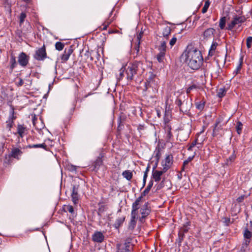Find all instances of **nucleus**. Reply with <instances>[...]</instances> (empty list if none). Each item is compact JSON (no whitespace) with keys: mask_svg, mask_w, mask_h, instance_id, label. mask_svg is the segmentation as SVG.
<instances>
[{"mask_svg":"<svg viewBox=\"0 0 252 252\" xmlns=\"http://www.w3.org/2000/svg\"><path fill=\"white\" fill-rule=\"evenodd\" d=\"M181 58L190 68L196 70L200 68L203 60L201 52L192 46L187 47L182 54Z\"/></svg>","mask_w":252,"mask_h":252,"instance_id":"1","label":"nucleus"},{"mask_svg":"<svg viewBox=\"0 0 252 252\" xmlns=\"http://www.w3.org/2000/svg\"><path fill=\"white\" fill-rule=\"evenodd\" d=\"M126 74V78L128 81L134 79L135 75H141L144 71L143 63L141 61H135L129 63L126 68H125Z\"/></svg>","mask_w":252,"mask_h":252,"instance_id":"2","label":"nucleus"},{"mask_svg":"<svg viewBox=\"0 0 252 252\" xmlns=\"http://www.w3.org/2000/svg\"><path fill=\"white\" fill-rule=\"evenodd\" d=\"M175 104L179 108L180 112L184 114H187L191 106V99H189L188 95H183L178 97L175 102Z\"/></svg>","mask_w":252,"mask_h":252,"instance_id":"3","label":"nucleus"},{"mask_svg":"<svg viewBox=\"0 0 252 252\" xmlns=\"http://www.w3.org/2000/svg\"><path fill=\"white\" fill-rule=\"evenodd\" d=\"M133 246L129 240H126L124 243L116 245V252H131Z\"/></svg>","mask_w":252,"mask_h":252,"instance_id":"4","label":"nucleus"},{"mask_svg":"<svg viewBox=\"0 0 252 252\" xmlns=\"http://www.w3.org/2000/svg\"><path fill=\"white\" fill-rule=\"evenodd\" d=\"M104 154L100 153L96 159L92 163L91 168L93 171L97 172L101 166L103 164Z\"/></svg>","mask_w":252,"mask_h":252,"instance_id":"5","label":"nucleus"},{"mask_svg":"<svg viewBox=\"0 0 252 252\" xmlns=\"http://www.w3.org/2000/svg\"><path fill=\"white\" fill-rule=\"evenodd\" d=\"M244 17H235L230 23H227V26L226 27L225 29L232 31L237 25L240 27L241 23L246 20Z\"/></svg>","mask_w":252,"mask_h":252,"instance_id":"6","label":"nucleus"},{"mask_svg":"<svg viewBox=\"0 0 252 252\" xmlns=\"http://www.w3.org/2000/svg\"><path fill=\"white\" fill-rule=\"evenodd\" d=\"M33 57L34 59L38 61H44L47 58L45 44H43L41 48H39L35 51Z\"/></svg>","mask_w":252,"mask_h":252,"instance_id":"7","label":"nucleus"},{"mask_svg":"<svg viewBox=\"0 0 252 252\" xmlns=\"http://www.w3.org/2000/svg\"><path fill=\"white\" fill-rule=\"evenodd\" d=\"M30 57L24 52L20 53L18 57V62L22 67H25L29 63Z\"/></svg>","mask_w":252,"mask_h":252,"instance_id":"8","label":"nucleus"},{"mask_svg":"<svg viewBox=\"0 0 252 252\" xmlns=\"http://www.w3.org/2000/svg\"><path fill=\"white\" fill-rule=\"evenodd\" d=\"M28 129L24 125L18 124L17 127V132L15 135L18 134V138H23L28 133Z\"/></svg>","mask_w":252,"mask_h":252,"instance_id":"9","label":"nucleus"},{"mask_svg":"<svg viewBox=\"0 0 252 252\" xmlns=\"http://www.w3.org/2000/svg\"><path fill=\"white\" fill-rule=\"evenodd\" d=\"M173 157L171 154L166 156L165 163L162 164L164 171H167L172 166L173 164Z\"/></svg>","mask_w":252,"mask_h":252,"instance_id":"10","label":"nucleus"},{"mask_svg":"<svg viewBox=\"0 0 252 252\" xmlns=\"http://www.w3.org/2000/svg\"><path fill=\"white\" fill-rule=\"evenodd\" d=\"M104 240V236L100 231H95L92 235V240L96 243H102Z\"/></svg>","mask_w":252,"mask_h":252,"instance_id":"11","label":"nucleus"},{"mask_svg":"<svg viewBox=\"0 0 252 252\" xmlns=\"http://www.w3.org/2000/svg\"><path fill=\"white\" fill-rule=\"evenodd\" d=\"M148 205L149 203L146 202L142 206L140 211L142 215L141 219H145L150 214L151 212V209L150 208L148 207Z\"/></svg>","mask_w":252,"mask_h":252,"instance_id":"12","label":"nucleus"},{"mask_svg":"<svg viewBox=\"0 0 252 252\" xmlns=\"http://www.w3.org/2000/svg\"><path fill=\"white\" fill-rule=\"evenodd\" d=\"M72 52L73 49L71 47H70L68 49H65L64 51L63 54H62L61 56L62 63L66 62L68 60L70 56L72 53Z\"/></svg>","mask_w":252,"mask_h":252,"instance_id":"13","label":"nucleus"},{"mask_svg":"<svg viewBox=\"0 0 252 252\" xmlns=\"http://www.w3.org/2000/svg\"><path fill=\"white\" fill-rule=\"evenodd\" d=\"M78 188L79 186H73L72 187V192H71V198L74 204H76L79 199L78 194Z\"/></svg>","mask_w":252,"mask_h":252,"instance_id":"14","label":"nucleus"},{"mask_svg":"<svg viewBox=\"0 0 252 252\" xmlns=\"http://www.w3.org/2000/svg\"><path fill=\"white\" fill-rule=\"evenodd\" d=\"M171 126L169 124H166L164 126V130L166 133V141L168 142H170L171 139L173 138V134L171 132Z\"/></svg>","mask_w":252,"mask_h":252,"instance_id":"15","label":"nucleus"},{"mask_svg":"<svg viewBox=\"0 0 252 252\" xmlns=\"http://www.w3.org/2000/svg\"><path fill=\"white\" fill-rule=\"evenodd\" d=\"M23 152L19 148H14L11 150L10 155L12 158L19 160Z\"/></svg>","mask_w":252,"mask_h":252,"instance_id":"16","label":"nucleus"},{"mask_svg":"<svg viewBox=\"0 0 252 252\" xmlns=\"http://www.w3.org/2000/svg\"><path fill=\"white\" fill-rule=\"evenodd\" d=\"M166 171L156 170L152 172V178L156 182H158L161 180V175Z\"/></svg>","mask_w":252,"mask_h":252,"instance_id":"17","label":"nucleus"},{"mask_svg":"<svg viewBox=\"0 0 252 252\" xmlns=\"http://www.w3.org/2000/svg\"><path fill=\"white\" fill-rule=\"evenodd\" d=\"M9 68H10V72H12L13 69L16 66L17 63L16 60V57L13 53H11L10 55V59L9 61Z\"/></svg>","mask_w":252,"mask_h":252,"instance_id":"18","label":"nucleus"},{"mask_svg":"<svg viewBox=\"0 0 252 252\" xmlns=\"http://www.w3.org/2000/svg\"><path fill=\"white\" fill-rule=\"evenodd\" d=\"M156 75L154 74L153 72H150L149 73V77L146 79V81H148L149 83L155 85V87L156 88L157 84V82L156 81Z\"/></svg>","mask_w":252,"mask_h":252,"instance_id":"19","label":"nucleus"},{"mask_svg":"<svg viewBox=\"0 0 252 252\" xmlns=\"http://www.w3.org/2000/svg\"><path fill=\"white\" fill-rule=\"evenodd\" d=\"M220 121L217 120L214 126L212 135L215 137L219 134V130L222 129V126L220 125Z\"/></svg>","mask_w":252,"mask_h":252,"instance_id":"20","label":"nucleus"},{"mask_svg":"<svg viewBox=\"0 0 252 252\" xmlns=\"http://www.w3.org/2000/svg\"><path fill=\"white\" fill-rule=\"evenodd\" d=\"M215 32V30L213 28H209L206 30L203 33L204 39H208L211 38Z\"/></svg>","mask_w":252,"mask_h":252,"instance_id":"21","label":"nucleus"},{"mask_svg":"<svg viewBox=\"0 0 252 252\" xmlns=\"http://www.w3.org/2000/svg\"><path fill=\"white\" fill-rule=\"evenodd\" d=\"M27 148H41L44 149L46 151H47L48 149L47 146L44 143H42V144H38L28 145V146H27Z\"/></svg>","mask_w":252,"mask_h":252,"instance_id":"22","label":"nucleus"},{"mask_svg":"<svg viewBox=\"0 0 252 252\" xmlns=\"http://www.w3.org/2000/svg\"><path fill=\"white\" fill-rule=\"evenodd\" d=\"M131 215V218L130 221L129 223L128 229L131 230H133L134 229V228L136 226V221L135 220L136 215Z\"/></svg>","mask_w":252,"mask_h":252,"instance_id":"23","label":"nucleus"},{"mask_svg":"<svg viewBox=\"0 0 252 252\" xmlns=\"http://www.w3.org/2000/svg\"><path fill=\"white\" fill-rule=\"evenodd\" d=\"M125 218L124 217H119L116 219L115 223L113 224V226L116 228L119 229V228L122 225L124 221H125Z\"/></svg>","mask_w":252,"mask_h":252,"instance_id":"24","label":"nucleus"},{"mask_svg":"<svg viewBox=\"0 0 252 252\" xmlns=\"http://www.w3.org/2000/svg\"><path fill=\"white\" fill-rule=\"evenodd\" d=\"M140 204L139 203H137V202L134 201L132 205V211L131 215H137L136 212L140 208Z\"/></svg>","mask_w":252,"mask_h":252,"instance_id":"25","label":"nucleus"},{"mask_svg":"<svg viewBox=\"0 0 252 252\" xmlns=\"http://www.w3.org/2000/svg\"><path fill=\"white\" fill-rule=\"evenodd\" d=\"M243 56H241L239 59V64L237 66L236 70L234 71V74L235 75L240 73V71L242 68V64L243 63Z\"/></svg>","mask_w":252,"mask_h":252,"instance_id":"26","label":"nucleus"},{"mask_svg":"<svg viewBox=\"0 0 252 252\" xmlns=\"http://www.w3.org/2000/svg\"><path fill=\"white\" fill-rule=\"evenodd\" d=\"M122 175L128 181H130L132 178V173L130 170H125L123 173Z\"/></svg>","mask_w":252,"mask_h":252,"instance_id":"27","label":"nucleus"},{"mask_svg":"<svg viewBox=\"0 0 252 252\" xmlns=\"http://www.w3.org/2000/svg\"><path fill=\"white\" fill-rule=\"evenodd\" d=\"M205 103V101L202 100L201 101L196 102L195 104L196 106V108L199 111H201L204 108Z\"/></svg>","mask_w":252,"mask_h":252,"instance_id":"28","label":"nucleus"},{"mask_svg":"<svg viewBox=\"0 0 252 252\" xmlns=\"http://www.w3.org/2000/svg\"><path fill=\"white\" fill-rule=\"evenodd\" d=\"M189 226H190V222H187L185 224H184L183 227L180 228L179 231L180 232L183 233V234H185V233H186L189 231Z\"/></svg>","mask_w":252,"mask_h":252,"instance_id":"29","label":"nucleus"},{"mask_svg":"<svg viewBox=\"0 0 252 252\" xmlns=\"http://www.w3.org/2000/svg\"><path fill=\"white\" fill-rule=\"evenodd\" d=\"M236 158V154H235V151H233V154L226 160V164L227 165H229L231 164L235 160Z\"/></svg>","mask_w":252,"mask_h":252,"instance_id":"30","label":"nucleus"},{"mask_svg":"<svg viewBox=\"0 0 252 252\" xmlns=\"http://www.w3.org/2000/svg\"><path fill=\"white\" fill-rule=\"evenodd\" d=\"M171 28L169 27H166L163 31L162 35L163 36L166 38V39H168L169 35L171 33Z\"/></svg>","mask_w":252,"mask_h":252,"instance_id":"31","label":"nucleus"},{"mask_svg":"<svg viewBox=\"0 0 252 252\" xmlns=\"http://www.w3.org/2000/svg\"><path fill=\"white\" fill-rule=\"evenodd\" d=\"M154 158H156V161H159L161 155L159 147L156 148L154 152Z\"/></svg>","mask_w":252,"mask_h":252,"instance_id":"32","label":"nucleus"},{"mask_svg":"<svg viewBox=\"0 0 252 252\" xmlns=\"http://www.w3.org/2000/svg\"><path fill=\"white\" fill-rule=\"evenodd\" d=\"M226 93V90L224 87L221 88L218 90L217 96L220 98L223 97Z\"/></svg>","mask_w":252,"mask_h":252,"instance_id":"33","label":"nucleus"},{"mask_svg":"<svg viewBox=\"0 0 252 252\" xmlns=\"http://www.w3.org/2000/svg\"><path fill=\"white\" fill-rule=\"evenodd\" d=\"M226 17H221L220 20L219 27L221 30H223L225 28Z\"/></svg>","mask_w":252,"mask_h":252,"instance_id":"34","label":"nucleus"},{"mask_svg":"<svg viewBox=\"0 0 252 252\" xmlns=\"http://www.w3.org/2000/svg\"><path fill=\"white\" fill-rule=\"evenodd\" d=\"M243 126V125L241 122L238 121L237 122V124L236 126V129L237 132L238 134H240L242 133Z\"/></svg>","mask_w":252,"mask_h":252,"instance_id":"35","label":"nucleus"},{"mask_svg":"<svg viewBox=\"0 0 252 252\" xmlns=\"http://www.w3.org/2000/svg\"><path fill=\"white\" fill-rule=\"evenodd\" d=\"M158 50L160 52L165 53L166 51V41H163L161 42L160 45L159 46Z\"/></svg>","mask_w":252,"mask_h":252,"instance_id":"36","label":"nucleus"},{"mask_svg":"<svg viewBox=\"0 0 252 252\" xmlns=\"http://www.w3.org/2000/svg\"><path fill=\"white\" fill-rule=\"evenodd\" d=\"M185 238V234L182 232H180L179 231L178 233V238L176 240V241L178 243L179 246H180L181 245L182 242L183 241Z\"/></svg>","mask_w":252,"mask_h":252,"instance_id":"37","label":"nucleus"},{"mask_svg":"<svg viewBox=\"0 0 252 252\" xmlns=\"http://www.w3.org/2000/svg\"><path fill=\"white\" fill-rule=\"evenodd\" d=\"M252 237V232L248 228H245L244 232V238L246 239H251Z\"/></svg>","mask_w":252,"mask_h":252,"instance_id":"38","label":"nucleus"},{"mask_svg":"<svg viewBox=\"0 0 252 252\" xmlns=\"http://www.w3.org/2000/svg\"><path fill=\"white\" fill-rule=\"evenodd\" d=\"M64 47V44L61 42H57L55 44V48L58 51H62Z\"/></svg>","mask_w":252,"mask_h":252,"instance_id":"39","label":"nucleus"},{"mask_svg":"<svg viewBox=\"0 0 252 252\" xmlns=\"http://www.w3.org/2000/svg\"><path fill=\"white\" fill-rule=\"evenodd\" d=\"M199 17H195V19L194 20H193V22L191 23V20L190 19V17H188L186 21H185V23L186 24V25H187L189 23V28H190L191 27V26H192L193 25V24H194V22L195 20H198L199 19Z\"/></svg>","mask_w":252,"mask_h":252,"instance_id":"40","label":"nucleus"},{"mask_svg":"<svg viewBox=\"0 0 252 252\" xmlns=\"http://www.w3.org/2000/svg\"><path fill=\"white\" fill-rule=\"evenodd\" d=\"M12 156L10 155H5V158L4 159V164H10L12 162Z\"/></svg>","mask_w":252,"mask_h":252,"instance_id":"41","label":"nucleus"},{"mask_svg":"<svg viewBox=\"0 0 252 252\" xmlns=\"http://www.w3.org/2000/svg\"><path fill=\"white\" fill-rule=\"evenodd\" d=\"M165 53L163 52H159V53L157 55V60L159 63H161L163 61Z\"/></svg>","mask_w":252,"mask_h":252,"instance_id":"42","label":"nucleus"},{"mask_svg":"<svg viewBox=\"0 0 252 252\" xmlns=\"http://www.w3.org/2000/svg\"><path fill=\"white\" fill-rule=\"evenodd\" d=\"M210 3L209 0H206L205 2V4L204 5V6L203 7L201 12L202 13H205L207 12L209 6H210Z\"/></svg>","mask_w":252,"mask_h":252,"instance_id":"43","label":"nucleus"},{"mask_svg":"<svg viewBox=\"0 0 252 252\" xmlns=\"http://www.w3.org/2000/svg\"><path fill=\"white\" fill-rule=\"evenodd\" d=\"M126 118V116L124 114L122 113L120 115V116L118 118V123L123 124L124 123V122L125 121Z\"/></svg>","mask_w":252,"mask_h":252,"instance_id":"44","label":"nucleus"},{"mask_svg":"<svg viewBox=\"0 0 252 252\" xmlns=\"http://www.w3.org/2000/svg\"><path fill=\"white\" fill-rule=\"evenodd\" d=\"M106 207L104 205H101L98 209L97 214L99 216H101L102 213L106 210Z\"/></svg>","mask_w":252,"mask_h":252,"instance_id":"45","label":"nucleus"},{"mask_svg":"<svg viewBox=\"0 0 252 252\" xmlns=\"http://www.w3.org/2000/svg\"><path fill=\"white\" fill-rule=\"evenodd\" d=\"M11 5L9 3H4V10L6 11L5 14H10L11 13Z\"/></svg>","mask_w":252,"mask_h":252,"instance_id":"46","label":"nucleus"},{"mask_svg":"<svg viewBox=\"0 0 252 252\" xmlns=\"http://www.w3.org/2000/svg\"><path fill=\"white\" fill-rule=\"evenodd\" d=\"M183 134V131H181L178 135V138H179L180 141H186L189 137V134H187L184 137L181 138L182 135Z\"/></svg>","mask_w":252,"mask_h":252,"instance_id":"47","label":"nucleus"},{"mask_svg":"<svg viewBox=\"0 0 252 252\" xmlns=\"http://www.w3.org/2000/svg\"><path fill=\"white\" fill-rule=\"evenodd\" d=\"M198 88V87L196 85L193 84L187 89L186 93L187 94H189L192 90L196 89Z\"/></svg>","mask_w":252,"mask_h":252,"instance_id":"48","label":"nucleus"},{"mask_svg":"<svg viewBox=\"0 0 252 252\" xmlns=\"http://www.w3.org/2000/svg\"><path fill=\"white\" fill-rule=\"evenodd\" d=\"M64 210L66 212H69V213L72 214L74 213V208L72 206L67 205L64 206L63 208Z\"/></svg>","mask_w":252,"mask_h":252,"instance_id":"49","label":"nucleus"},{"mask_svg":"<svg viewBox=\"0 0 252 252\" xmlns=\"http://www.w3.org/2000/svg\"><path fill=\"white\" fill-rule=\"evenodd\" d=\"M249 251V247L242 243V246L239 252H248Z\"/></svg>","mask_w":252,"mask_h":252,"instance_id":"50","label":"nucleus"},{"mask_svg":"<svg viewBox=\"0 0 252 252\" xmlns=\"http://www.w3.org/2000/svg\"><path fill=\"white\" fill-rule=\"evenodd\" d=\"M194 158V156L192 157H189L188 158V159L186 160H185L183 162V165L182 167V170H184V167L186 165H188L189 162L191 161Z\"/></svg>","mask_w":252,"mask_h":252,"instance_id":"51","label":"nucleus"},{"mask_svg":"<svg viewBox=\"0 0 252 252\" xmlns=\"http://www.w3.org/2000/svg\"><path fill=\"white\" fill-rule=\"evenodd\" d=\"M37 121V117L35 115H32V124H33V125L36 128V129H41L40 127H38L36 125V121Z\"/></svg>","mask_w":252,"mask_h":252,"instance_id":"52","label":"nucleus"},{"mask_svg":"<svg viewBox=\"0 0 252 252\" xmlns=\"http://www.w3.org/2000/svg\"><path fill=\"white\" fill-rule=\"evenodd\" d=\"M252 42V36H249L247 38V47L248 48H250L251 47V43Z\"/></svg>","mask_w":252,"mask_h":252,"instance_id":"53","label":"nucleus"},{"mask_svg":"<svg viewBox=\"0 0 252 252\" xmlns=\"http://www.w3.org/2000/svg\"><path fill=\"white\" fill-rule=\"evenodd\" d=\"M11 116L9 118V121H11L12 120L13 121V120L15 119L16 117L14 116V107H12L11 111Z\"/></svg>","mask_w":252,"mask_h":252,"instance_id":"54","label":"nucleus"},{"mask_svg":"<svg viewBox=\"0 0 252 252\" xmlns=\"http://www.w3.org/2000/svg\"><path fill=\"white\" fill-rule=\"evenodd\" d=\"M222 220H223V222L226 226H228L230 224V223H231L230 219L229 218L224 217V218H222Z\"/></svg>","mask_w":252,"mask_h":252,"instance_id":"55","label":"nucleus"},{"mask_svg":"<svg viewBox=\"0 0 252 252\" xmlns=\"http://www.w3.org/2000/svg\"><path fill=\"white\" fill-rule=\"evenodd\" d=\"M150 87L155 88V85H153L152 84L149 83V82L146 81L145 82V88L144 89V90L147 91L148 89V88Z\"/></svg>","mask_w":252,"mask_h":252,"instance_id":"56","label":"nucleus"},{"mask_svg":"<svg viewBox=\"0 0 252 252\" xmlns=\"http://www.w3.org/2000/svg\"><path fill=\"white\" fill-rule=\"evenodd\" d=\"M197 139H195L193 141H192V142L191 143V144L190 145V146L189 147V148H188V150L189 151H191L192 150V149L193 147H194L196 144H197Z\"/></svg>","mask_w":252,"mask_h":252,"instance_id":"57","label":"nucleus"},{"mask_svg":"<svg viewBox=\"0 0 252 252\" xmlns=\"http://www.w3.org/2000/svg\"><path fill=\"white\" fill-rule=\"evenodd\" d=\"M177 41V38L175 37H173L170 41L169 44L171 45V46H173L175 45Z\"/></svg>","mask_w":252,"mask_h":252,"instance_id":"58","label":"nucleus"},{"mask_svg":"<svg viewBox=\"0 0 252 252\" xmlns=\"http://www.w3.org/2000/svg\"><path fill=\"white\" fill-rule=\"evenodd\" d=\"M18 80H19V81H18V82H16V85H17V87H21V86H22L23 85V84H24L23 80L22 78H19L18 79Z\"/></svg>","mask_w":252,"mask_h":252,"instance_id":"59","label":"nucleus"},{"mask_svg":"<svg viewBox=\"0 0 252 252\" xmlns=\"http://www.w3.org/2000/svg\"><path fill=\"white\" fill-rule=\"evenodd\" d=\"M6 128H9V130H10L11 128L13 126V121L12 120L11 122L10 121H7L6 122Z\"/></svg>","mask_w":252,"mask_h":252,"instance_id":"60","label":"nucleus"},{"mask_svg":"<svg viewBox=\"0 0 252 252\" xmlns=\"http://www.w3.org/2000/svg\"><path fill=\"white\" fill-rule=\"evenodd\" d=\"M116 9L117 8H114L113 9V10L111 11L110 14V16H112L113 14H114V16H116L117 14L119 13L118 9Z\"/></svg>","mask_w":252,"mask_h":252,"instance_id":"61","label":"nucleus"},{"mask_svg":"<svg viewBox=\"0 0 252 252\" xmlns=\"http://www.w3.org/2000/svg\"><path fill=\"white\" fill-rule=\"evenodd\" d=\"M250 242H251V239H246V238H244V240H243V244H244V245H247L249 247L250 244Z\"/></svg>","mask_w":252,"mask_h":252,"instance_id":"62","label":"nucleus"},{"mask_svg":"<svg viewBox=\"0 0 252 252\" xmlns=\"http://www.w3.org/2000/svg\"><path fill=\"white\" fill-rule=\"evenodd\" d=\"M217 45H218V43L217 42H213V43L211 46L210 49H211L212 51H215Z\"/></svg>","mask_w":252,"mask_h":252,"instance_id":"63","label":"nucleus"},{"mask_svg":"<svg viewBox=\"0 0 252 252\" xmlns=\"http://www.w3.org/2000/svg\"><path fill=\"white\" fill-rule=\"evenodd\" d=\"M151 189L146 187L145 190L141 193L142 196H146Z\"/></svg>","mask_w":252,"mask_h":252,"instance_id":"64","label":"nucleus"}]
</instances>
